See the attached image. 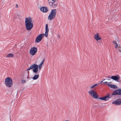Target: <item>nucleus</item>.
<instances>
[{
    "label": "nucleus",
    "instance_id": "obj_1",
    "mask_svg": "<svg viewBox=\"0 0 121 121\" xmlns=\"http://www.w3.org/2000/svg\"><path fill=\"white\" fill-rule=\"evenodd\" d=\"M32 22V19L31 17H28L26 18L25 24L27 30H30L33 28V25Z\"/></svg>",
    "mask_w": 121,
    "mask_h": 121
},
{
    "label": "nucleus",
    "instance_id": "obj_2",
    "mask_svg": "<svg viewBox=\"0 0 121 121\" xmlns=\"http://www.w3.org/2000/svg\"><path fill=\"white\" fill-rule=\"evenodd\" d=\"M56 9H52L48 17V20H51L53 19L56 16Z\"/></svg>",
    "mask_w": 121,
    "mask_h": 121
},
{
    "label": "nucleus",
    "instance_id": "obj_3",
    "mask_svg": "<svg viewBox=\"0 0 121 121\" xmlns=\"http://www.w3.org/2000/svg\"><path fill=\"white\" fill-rule=\"evenodd\" d=\"M5 85L8 87H11L13 84L12 79L9 77L5 79Z\"/></svg>",
    "mask_w": 121,
    "mask_h": 121
},
{
    "label": "nucleus",
    "instance_id": "obj_4",
    "mask_svg": "<svg viewBox=\"0 0 121 121\" xmlns=\"http://www.w3.org/2000/svg\"><path fill=\"white\" fill-rule=\"evenodd\" d=\"M38 65L35 64H34L31 65L29 68L27 69V70H29L30 69H33V71L35 73H37L38 71Z\"/></svg>",
    "mask_w": 121,
    "mask_h": 121
},
{
    "label": "nucleus",
    "instance_id": "obj_5",
    "mask_svg": "<svg viewBox=\"0 0 121 121\" xmlns=\"http://www.w3.org/2000/svg\"><path fill=\"white\" fill-rule=\"evenodd\" d=\"M89 94L93 98L96 99L98 98L99 96L97 92L94 90H91L88 92Z\"/></svg>",
    "mask_w": 121,
    "mask_h": 121
},
{
    "label": "nucleus",
    "instance_id": "obj_6",
    "mask_svg": "<svg viewBox=\"0 0 121 121\" xmlns=\"http://www.w3.org/2000/svg\"><path fill=\"white\" fill-rule=\"evenodd\" d=\"M37 50V49L35 47L32 48L30 51V54L34 56Z\"/></svg>",
    "mask_w": 121,
    "mask_h": 121
},
{
    "label": "nucleus",
    "instance_id": "obj_7",
    "mask_svg": "<svg viewBox=\"0 0 121 121\" xmlns=\"http://www.w3.org/2000/svg\"><path fill=\"white\" fill-rule=\"evenodd\" d=\"M111 82H103V83L104 84V83H105V84L108 85L111 88H113L114 89H116L117 88V86L116 85L109 84H105V83H110Z\"/></svg>",
    "mask_w": 121,
    "mask_h": 121
},
{
    "label": "nucleus",
    "instance_id": "obj_8",
    "mask_svg": "<svg viewBox=\"0 0 121 121\" xmlns=\"http://www.w3.org/2000/svg\"><path fill=\"white\" fill-rule=\"evenodd\" d=\"M112 95H121V89H119L114 91L112 94Z\"/></svg>",
    "mask_w": 121,
    "mask_h": 121
},
{
    "label": "nucleus",
    "instance_id": "obj_9",
    "mask_svg": "<svg viewBox=\"0 0 121 121\" xmlns=\"http://www.w3.org/2000/svg\"><path fill=\"white\" fill-rule=\"evenodd\" d=\"M44 36V34H41L39 35L37 37L35 40L36 43H39L42 39Z\"/></svg>",
    "mask_w": 121,
    "mask_h": 121
},
{
    "label": "nucleus",
    "instance_id": "obj_10",
    "mask_svg": "<svg viewBox=\"0 0 121 121\" xmlns=\"http://www.w3.org/2000/svg\"><path fill=\"white\" fill-rule=\"evenodd\" d=\"M48 3L50 7L52 8H55L56 7L57 4L55 3V1H53V2L51 1H49V0H48Z\"/></svg>",
    "mask_w": 121,
    "mask_h": 121
},
{
    "label": "nucleus",
    "instance_id": "obj_11",
    "mask_svg": "<svg viewBox=\"0 0 121 121\" xmlns=\"http://www.w3.org/2000/svg\"><path fill=\"white\" fill-rule=\"evenodd\" d=\"M112 104H114L116 105H118L121 104V99H118L115 100L112 103Z\"/></svg>",
    "mask_w": 121,
    "mask_h": 121
},
{
    "label": "nucleus",
    "instance_id": "obj_12",
    "mask_svg": "<svg viewBox=\"0 0 121 121\" xmlns=\"http://www.w3.org/2000/svg\"><path fill=\"white\" fill-rule=\"evenodd\" d=\"M110 95L109 94H108L107 95L103 97H100L99 99L102 100H108L110 97Z\"/></svg>",
    "mask_w": 121,
    "mask_h": 121
},
{
    "label": "nucleus",
    "instance_id": "obj_13",
    "mask_svg": "<svg viewBox=\"0 0 121 121\" xmlns=\"http://www.w3.org/2000/svg\"><path fill=\"white\" fill-rule=\"evenodd\" d=\"M40 10L43 12H46L48 11V9L46 7H43L40 8Z\"/></svg>",
    "mask_w": 121,
    "mask_h": 121
},
{
    "label": "nucleus",
    "instance_id": "obj_14",
    "mask_svg": "<svg viewBox=\"0 0 121 121\" xmlns=\"http://www.w3.org/2000/svg\"><path fill=\"white\" fill-rule=\"evenodd\" d=\"M110 78L118 82V79H119V76L118 75L116 76H112Z\"/></svg>",
    "mask_w": 121,
    "mask_h": 121
},
{
    "label": "nucleus",
    "instance_id": "obj_15",
    "mask_svg": "<svg viewBox=\"0 0 121 121\" xmlns=\"http://www.w3.org/2000/svg\"><path fill=\"white\" fill-rule=\"evenodd\" d=\"M45 30L46 31L45 33V36L46 37H47L48 36V33L49 30V29L48 28V25L47 24H46V25Z\"/></svg>",
    "mask_w": 121,
    "mask_h": 121
},
{
    "label": "nucleus",
    "instance_id": "obj_16",
    "mask_svg": "<svg viewBox=\"0 0 121 121\" xmlns=\"http://www.w3.org/2000/svg\"><path fill=\"white\" fill-rule=\"evenodd\" d=\"M95 39L96 40H98L101 39V37L99 36L98 33H96L95 35Z\"/></svg>",
    "mask_w": 121,
    "mask_h": 121
},
{
    "label": "nucleus",
    "instance_id": "obj_17",
    "mask_svg": "<svg viewBox=\"0 0 121 121\" xmlns=\"http://www.w3.org/2000/svg\"><path fill=\"white\" fill-rule=\"evenodd\" d=\"M14 56L11 53L7 54V55L6 57H9V58H12Z\"/></svg>",
    "mask_w": 121,
    "mask_h": 121
},
{
    "label": "nucleus",
    "instance_id": "obj_18",
    "mask_svg": "<svg viewBox=\"0 0 121 121\" xmlns=\"http://www.w3.org/2000/svg\"><path fill=\"white\" fill-rule=\"evenodd\" d=\"M39 77V75L37 74L35 75L32 78V79L34 80L37 79Z\"/></svg>",
    "mask_w": 121,
    "mask_h": 121
},
{
    "label": "nucleus",
    "instance_id": "obj_19",
    "mask_svg": "<svg viewBox=\"0 0 121 121\" xmlns=\"http://www.w3.org/2000/svg\"><path fill=\"white\" fill-rule=\"evenodd\" d=\"M97 84H94L93 86H91V87H90L91 88H94L95 86L97 85Z\"/></svg>",
    "mask_w": 121,
    "mask_h": 121
},
{
    "label": "nucleus",
    "instance_id": "obj_20",
    "mask_svg": "<svg viewBox=\"0 0 121 121\" xmlns=\"http://www.w3.org/2000/svg\"><path fill=\"white\" fill-rule=\"evenodd\" d=\"M21 83H24L26 82L25 81V80H21Z\"/></svg>",
    "mask_w": 121,
    "mask_h": 121
},
{
    "label": "nucleus",
    "instance_id": "obj_21",
    "mask_svg": "<svg viewBox=\"0 0 121 121\" xmlns=\"http://www.w3.org/2000/svg\"><path fill=\"white\" fill-rule=\"evenodd\" d=\"M42 67V65H40V64L39 65V69L40 70V69H41Z\"/></svg>",
    "mask_w": 121,
    "mask_h": 121
},
{
    "label": "nucleus",
    "instance_id": "obj_22",
    "mask_svg": "<svg viewBox=\"0 0 121 121\" xmlns=\"http://www.w3.org/2000/svg\"><path fill=\"white\" fill-rule=\"evenodd\" d=\"M115 48H117L118 46V45L117 43L116 44H115Z\"/></svg>",
    "mask_w": 121,
    "mask_h": 121
},
{
    "label": "nucleus",
    "instance_id": "obj_23",
    "mask_svg": "<svg viewBox=\"0 0 121 121\" xmlns=\"http://www.w3.org/2000/svg\"><path fill=\"white\" fill-rule=\"evenodd\" d=\"M44 60H43V61L41 63L39 64L40 65H42V64H43V63L44 62Z\"/></svg>",
    "mask_w": 121,
    "mask_h": 121
},
{
    "label": "nucleus",
    "instance_id": "obj_24",
    "mask_svg": "<svg viewBox=\"0 0 121 121\" xmlns=\"http://www.w3.org/2000/svg\"><path fill=\"white\" fill-rule=\"evenodd\" d=\"M44 60H43V61L41 63L39 64L40 65H42V64H43V63L44 62Z\"/></svg>",
    "mask_w": 121,
    "mask_h": 121
},
{
    "label": "nucleus",
    "instance_id": "obj_25",
    "mask_svg": "<svg viewBox=\"0 0 121 121\" xmlns=\"http://www.w3.org/2000/svg\"><path fill=\"white\" fill-rule=\"evenodd\" d=\"M118 82H121V78H119V79H118Z\"/></svg>",
    "mask_w": 121,
    "mask_h": 121
},
{
    "label": "nucleus",
    "instance_id": "obj_26",
    "mask_svg": "<svg viewBox=\"0 0 121 121\" xmlns=\"http://www.w3.org/2000/svg\"><path fill=\"white\" fill-rule=\"evenodd\" d=\"M113 43L114 44H116L117 43L115 41H113Z\"/></svg>",
    "mask_w": 121,
    "mask_h": 121
},
{
    "label": "nucleus",
    "instance_id": "obj_27",
    "mask_svg": "<svg viewBox=\"0 0 121 121\" xmlns=\"http://www.w3.org/2000/svg\"><path fill=\"white\" fill-rule=\"evenodd\" d=\"M16 8H18V5L17 4H16Z\"/></svg>",
    "mask_w": 121,
    "mask_h": 121
},
{
    "label": "nucleus",
    "instance_id": "obj_28",
    "mask_svg": "<svg viewBox=\"0 0 121 121\" xmlns=\"http://www.w3.org/2000/svg\"><path fill=\"white\" fill-rule=\"evenodd\" d=\"M109 80L110 79H104L103 80V81H104V80Z\"/></svg>",
    "mask_w": 121,
    "mask_h": 121
},
{
    "label": "nucleus",
    "instance_id": "obj_29",
    "mask_svg": "<svg viewBox=\"0 0 121 121\" xmlns=\"http://www.w3.org/2000/svg\"><path fill=\"white\" fill-rule=\"evenodd\" d=\"M102 81H102L101 82V83L102 82Z\"/></svg>",
    "mask_w": 121,
    "mask_h": 121
},
{
    "label": "nucleus",
    "instance_id": "obj_30",
    "mask_svg": "<svg viewBox=\"0 0 121 121\" xmlns=\"http://www.w3.org/2000/svg\"><path fill=\"white\" fill-rule=\"evenodd\" d=\"M53 1H55V0H52Z\"/></svg>",
    "mask_w": 121,
    "mask_h": 121
},
{
    "label": "nucleus",
    "instance_id": "obj_31",
    "mask_svg": "<svg viewBox=\"0 0 121 121\" xmlns=\"http://www.w3.org/2000/svg\"><path fill=\"white\" fill-rule=\"evenodd\" d=\"M68 121V120H66V121Z\"/></svg>",
    "mask_w": 121,
    "mask_h": 121
}]
</instances>
